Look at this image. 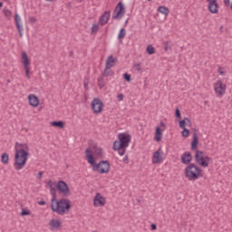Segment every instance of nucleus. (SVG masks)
<instances>
[{"label":"nucleus","mask_w":232,"mask_h":232,"mask_svg":"<svg viewBox=\"0 0 232 232\" xmlns=\"http://www.w3.org/2000/svg\"><path fill=\"white\" fill-rule=\"evenodd\" d=\"M57 187H53L50 188V194L52 195L51 199V209L53 213H57V215H65L69 213L72 209V203L70 199L61 198L57 200Z\"/></svg>","instance_id":"obj_1"},{"label":"nucleus","mask_w":232,"mask_h":232,"mask_svg":"<svg viewBox=\"0 0 232 232\" xmlns=\"http://www.w3.org/2000/svg\"><path fill=\"white\" fill-rule=\"evenodd\" d=\"M14 168L16 171H21V169L26 166V162H28V156L30 155L26 150H29L28 144H23L16 141L14 144Z\"/></svg>","instance_id":"obj_2"},{"label":"nucleus","mask_w":232,"mask_h":232,"mask_svg":"<svg viewBox=\"0 0 232 232\" xmlns=\"http://www.w3.org/2000/svg\"><path fill=\"white\" fill-rule=\"evenodd\" d=\"M85 155L87 162L92 167V171H97V173H100L101 175H104V173H108L110 171V161L102 160L97 163L90 149L85 150Z\"/></svg>","instance_id":"obj_3"},{"label":"nucleus","mask_w":232,"mask_h":232,"mask_svg":"<svg viewBox=\"0 0 232 232\" xmlns=\"http://www.w3.org/2000/svg\"><path fill=\"white\" fill-rule=\"evenodd\" d=\"M184 175L188 180H198L202 177V169L195 165V163H190L185 168Z\"/></svg>","instance_id":"obj_4"},{"label":"nucleus","mask_w":232,"mask_h":232,"mask_svg":"<svg viewBox=\"0 0 232 232\" xmlns=\"http://www.w3.org/2000/svg\"><path fill=\"white\" fill-rule=\"evenodd\" d=\"M118 139L119 140L113 142L112 150H114V151L128 148L130 142H131V136L130 134L120 133Z\"/></svg>","instance_id":"obj_5"},{"label":"nucleus","mask_w":232,"mask_h":232,"mask_svg":"<svg viewBox=\"0 0 232 232\" xmlns=\"http://www.w3.org/2000/svg\"><path fill=\"white\" fill-rule=\"evenodd\" d=\"M195 161L202 168H208L209 162H211V158L209 156H204V151L197 150L195 154Z\"/></svg>","instance_id":"obj_6"},{"label":"nucleus","mask_w":232,"mask_h":232,"mask_svg":"<svg viewBox=\"0 0 232 232\" xmlns=\"http://www.w3.org/2000/svg\"><path fill=\"white\" fill-rule=\"evenodd\" d=\"M124 14H126V8L124 7V4L120 2L113 11L112 19H121V17H124Z\"/></svg>","instance_id":"obj_7"},{"label":"nucleus","mask_w":232,"mask_h":232,"mask_svg":"<svg viewBox=\"0 0 232 232\" xmlns=\"http://www.w3.org/2000/svg\"><path fill=\"white\" fill-rule=\"evenodd\" d=\"M92 110L93 113H101L102 111V108H104V103L99 98H94L91 103Z\"/></svg>","instance_id":"obj_8"},{"label":"nucleus","mask_w":232,"mask_h":232,"mask_svg":"<svg viewBox=\"0 0 232 232\" xmlns=\"http://www.w3.org/2000/svg\"><path fill=\"white\" fill-rule=\"evenodd\" d=\"M56 188L65 197H68L70 195V187H68V183L64 180H59L56 184Z\"/></svg>","instance_id":"obj_9"},{"label":"nucleus","mask_w":232,"mask_h":232,"mask_svg":"<svg viewBox=\"0 0 232 232\" xmlns=\"http://www.w3.org/2000/svg\"><path fill=\"white\" fill-rule=\"evenodd\" d=\"M22 63L25 70V77H27V79H30V59H28V54L26 53V52L22 53Z\"/></svg>","instance_id":"obj_10"},{"label":"nucleus","mask_w":232,"mask_h":232,"mask_svg":"<svg viewBox=\"0 0 232 232\" xmlns=\"http://www.w3.org/2000/svg\"><path fill=\"white\" fill-rule=\"evenodd\" d=\"M208 3V11L210 14H218V4L217 0H207Z\"/></svg>","instance_id":"obj_11"},{"label":"nucleus","mask_w":232,"mask_h":232,"mask_svg":"<svg viewBox=\"0 0 232 232\" xmlns=\"http://www.w3.org/2000/svg\"><path fill=\"white\" fill-rule=\"evenodd\" d=\"M191 160H193V156L191 155V152L189 151H185L182 155H181V162L182 164H190Z\"/></svg>","instance_id":"obj_12"},{"label":"nucleus","mask_w":232,"mask_h":232,"mask_svg":"<svg viewBox=\"0 0 232 232\" xmlns=\"http://www.w3.org/2000/svg\"><path fill=\"white\" fill-rule=\"evenodd\" d=\"M28 101L30 106L33 108H37V106H39V97L35 96V94H29Z\"/></svg>","instance_id":"obj_13"},{"label":"nucleus","mask_w":232,"mask_h":232,"mask_svg":"<svg viewBox=\"0 0 232 232\" xmlns=\"http://www.w3.org/2000/svg\"><path fill=\"white\" fill-rule=\"evenodd\" d=\"M106 198L101 195V193H97L94 197V206H105Z\"/></svg>","instance_id":"obj_14"},{"label":"nucleus","mask_w":232,"mask_h":232,"mask_svg":"<svg viewBox=\"0 0 232 232\" xmlns=\"http://www.w3.org/2000/svg\"><path fill=\"white\" fill-rule=\"evenodd\" d=\"M193 140L191 142V150L192 151H195V150H197V148H198V136L197 134V131H198L197 129L193 130Z\"/></svg>","instance_id":"obj_15"},{"label":"nucleus","mask_w":232,"mask_h":232,"mask_svg":"<svg viewBox=\"0 0 232 232\" xmlns=\"http://www.w3.org/2000/svg\"><path fill=\"white\" fill-rule=\"evenodd\" d=\"M110 11H105L104 14L100 16L99 21L102 26H104V24H106L108 21H110Z\"/></svg>","instance_id":"obj_16"},{"label":"nucleus","mask_w":232,"mask_h":232,"mask_svg":"<svg viewBox=\"0 0 232 232\" xmlns=\"http://www.w3.org/2000/svg\"><path fill=\"white\" fill-rule=\"evenodd\" d=\"M215 92L218 95H224V93H226V85H223L222 82L218 81L215 87Z\"/></svg>","instance_id":"obj_17"},{"label":"nucleus","mask_w":232,"mask_h":232,"mask_svg":"<svg viewBox=\"0 0 232 232\" xmlns=\"http://www.w3.org/2000/svg\"><path fill=\"white\" fill-rule=\"evenodd\" d=\"M14 22L20 37H23V25H21V16H19L17 14L14 15Z\"/></svg>","instance_id":"obj_18"},{"label":"nucleus","mask_w":232,"mask_h":232,"mask_svg":"<svg viewBox=\"0 0 232 232\" xmlns=\"http://www.w3.org/2000/svg\"><path fill=\"white\" fill-rule=\"evenodd\" d=\"M155 140L156 142H160V140H162V129H160V127H156Z\"/></svg>","instance_id":"obj_19"},{"label":"nucleus","mask_w":232,"mask_h":232,"mask_svg":"<svg viewBox=\"0 0 232 232\" xmlns=\"http://www.w3.org/2000/svg\"><path fill=\"white\" fill-rule=\"evenodd\" d=\"M160 153H162V149H159L156 152L153 154V159H156L157 164L162 162V156H160Z\"/></svg>","instance_id":"obj_20"},{"label":"nucleus","mask_w":232,"mask_h":232,"mask_svg":"<svg viewBox=\"0 0 232 232\" xmlns=\"http://www.w3.org/2000/svg\"><path fill=\"white\" fill-rule=\"evenodd\" d=\"M115 61H117V59H115L112 55H110L106 60L105 66H107V68H112V66H115Z\"/></svg>","instance_id":"obj_21"},{"label":"nucleus","mask_w":232,"mask_h":232,"mask_svg":"<svg viewBox=\"0 0 232 232\" xmlns=\"http://www.w3.org/2000/svg\"><path fill=\"white\" fill-rule=\"evenodd\" d=\"M51 229H59L61 227V221L57 219H52L50 221Z\"/></svg>","instance_id":"obj_22"},{"label":"nucleus","mask_w":232,"mask_h":232,"mask_svg":"<svg viewBox=\"0 0 232 232\" xmlns=\"http://www.w3.org/2000/svg\"><path fill=\"white\" fill-rule=\"evenodd\" d=\"M113 74H114L113 71H111V68H108V65H105L104 72L102 74V77H111V75Z\"/></svg>","instance_id":"obj_23"},{"label":"nucleus","mask_w":232,"mask_h":232,"mask_svg":"<svg viewBox=\"0 0 232 232\" xmlns=\"http://www.w3.org/2000/svg\"><path fill=\"white\" fill-rule=\"evenodd\" d=\"M158 12H160V14H163V15H169V8L164 5L158 7Z\"/></svg>","instance_id":"obj_24"},{"label":"nucleus","mask_w":232,"mask_h":232,"mask_svg":"<svg viewBox=\"0 0 232 232\" xmlns=\"http://www.w3.org/2000/svg\"><path fill=\"white\" fill-rule=\"evenodd\" d=\"M51 126H53L54 128H60V130H63V128H64V121H52Z\"/></svg>","instance_id":"obj_25"},{"label":"nucleus","mask_w":232,"mask_h":232,"mask_svg":"<svg viewBox=\"0 0 232 232\" xmlns=\"http://www.w3.org/2000/svg\"><path fill=\"white\" fill-rule=\"evenodd\" d=\"M94 155H96V157L102 159V149L99 148L97 146H94Z\"/></svg>","instance_id":"obj_26"},{"label":"nucleus","mask_w":232,"mask_h":232,"mask_svg":"<svg viewBox=\"0 0 232 232\" xmlns=\"http://www.w3.org/2000/svg\"><path fill=\"white\" fill-rule=\"evenodd\" d=\"M8 160H10V156H8V153H3L1 156V162H3V164H8Z\"/></svg>","instance_id":"obj_27"},{"label":"nucleus","mask_w":232,"mask_h":232,"mask_svg":"<svg viewBox=\"0 0 232 232\" xmlns=\"http://www.w3.org/2000/svg\"><path fill=\"white\" fill-rule=\"evenodd\" d=\"M146 52L149 55H153V53H155V47H153L151 44H149L146 48Z\"/></svg>","instance_id":"obj_28"},{"label":"nucleus","mask_w":232,"mask_h":232,"mask_svg":"<svg viewBox=\"0 0 232 232\" xmlns=\"http://www.w3.org/2000/svg\"><path fill=\"white\" fill-rule=\"evenodd\" d=\"M98 86L100 90H102V88L106 86V82H104V79L102 77L98 78Z\"/></svg>","instance_id":"obj_29"},{"label":"nucleus","mask_w":232,"mask_h":232,"mask_svg":"<svg viewBox=\"0 0 232 232\" xmlns=\"http://www.w3.org/2000/svg\"><path fill=\"white\" fill-rule=\"evenodd\" d=\"M126 37V29L121 28L118 34V39H124Z\"/></svg>","instance_id":"obj_30"},{"label":"nucleus","mask_w":232,"mask_h":232,"mask_svg":"<svg viewBox=\"0 0 232 232\" xmlns=\"http://www.w3.org/2000/svg\"><path fill=\"white\" fill-rule=\"evenodd\" d=\"M91 32L92 34H97L99 32V24H93Z\"/></svg>","instance_id":"obj_31"},{"label":"nucleus","mask_w":232,"mask_h":232,"mask_svg":"<svg viewBox=\"0 0 232 232\" xmlns=\"http://www.w3.org/2000/svg\"><path fill=\"white\" fill-rule=\"evenodd\" d=\"M123 79L126 81V82H131V74L125 72L123 74Z\"/></svg>","instance_id":"obj_32"},{"label":"nucleus","mask_w":232,"mask_h":232,"mask_svg":"<svg viewBox=\"0 0 232 232\" xmlns=\"http://www.w3.org/2000/svg\"><path fill=\"white\" fill-rule=\"evenodd\" d=\"M181 135L184 138L189 137V130H188L187 128H184L183 130L181 131Z\"/></svg>","instance_id":"obj_33"},{"label":"nucleus","mask_w":232,"mask_h":232,"mask_svg":"<svg viewBox=\"0 0 232 232\" xmlns=\"http://www.w3.org/2000/svg\"><path fill=\"white\" fill-rule=\"evenodd\" d=\"M21 216L22 217H28V216H30V210L25 209V208H22Z\"/></svg>","instance_id":"obj_34"},{"label":"nucleus","mask_w":232,"mask_h":232,"mask_svg":"<svg viewBox=\"0 0 232 232\" xmlns=\"http://www.w3.org/2000/svg\"><path fill=\"white\" fill-rule=\"evenodd\" d=\"M47 186L52 188H57V184L53 181H52V179H50L48 182H47Z\"/></svg>","instance_id":"obj_35"},{"label":"nucleus","mask_w":232,"mask_h":232,"mask_svg":"<svg viewBox=\"0 0 232 232\" xmlns=\"http://www.w3.org/2000/svg\"><path fill=\"white\" fill-rule=\"evenodd\" d=\"M163 46H164L165 52H169V50H171V47L169 46V43L168 42H164Z\"/></svg>","instance_id":"obj_36"},{"label":"nucleus","mask_w":232,"mask_h":232,"mask_svg":"<svg viewBox=\"0 0 232 232\" xmlns=\"http://www.w3.org/2000/svg\"><path fill=\"white\" fill-rule=\"evenodd\" d=\"M175 116H176V119H182L181 114H180V109H179V108H177V109H176V111H175Z\"/></svg>","instance_id":"obj_37"},{"label":"nucleus","mask_w":232,"mask_h":232,"mask_svg":"<svg viewBox=\"0 0 232 232\" xmlns=\"http://www.w3.org/2000/svg\"><path fill=\"white\" fill-rule=\"evenodd\" d=\"M179 128H181L182 130L186 128V118H184V120L179 121Z\"/></svg>","instance_id":"obj_38"},{"label":"nucleus","mask_w":232,"mask_h":232,"mask_svg":"<svg viewBox=\"0 0 232 232\" xmlns=\"http://www.w3.org/2000/svg\"><path fill=\"white\" fill-rule=\"evenodd\" d=\"M118 151H119L118 153H119V155H121V157H122L123 155H126V148L118 150Z\"/></svg>","instance_id":"obj_39"},{"label":"nucleus","mask_w":232,"mask_h":232,"mask_svg":"<svg viewBox=\"0 0 232 232\" xmlns=\"http://www.w3.org/2000/svg\"><path fill=\"white\" fill-rule=\"evenodd\" d=\"M4 14L6 17H10V15H12V11H10L9 9L4 10Z\"/></svg>","instance_id":"obj_40"},{"label":"nucleus","mask_w":232,"mask_h":232,"mask_svg":"<svg viewBox=\"0 0 232 232\" xmlns=\"http://www.w3.org/2000/svg\"><path fill=\"white\" fill-rule=\"evenodd\" d=\"M186 126L191 127V120L188 118H185Z\"/></svg>","instance_id":"obj_41"},{"label":"nucleus","mask_w":232,"mask_h":232,"mask_svg":"<svg viewBox=\"0 0 232 232\" xmlns=\"http://www.w3.org/2000/svg\"><path fill=\"white\" fill-rule=\"evenodd\" d=\"M134 68H136L138 72H140L142 70V68H140V63H135Z\"/></svg>","instance_id":"obj_42"},{"label":"nucleus","mask_w":232,"mask_h":232,"mask_svg":"<svg viewBox=\"0 0 232 232\" xmlns=\"http://www.w3.org/2000/svg\"><path fill=\"white\" fill-rule=\"evenodd\" d=\"M123 162L124 164H128L130 162V160L128 159V155H126L124 158H123Z\"/></svg>","instance_id":"obj_43"},{"label":"nucleus","mask_w":232,"mask_h":232,"mask_svg":"<svg viewBox=\"0 0 232 232\" xmlns=\"http://www.w3.org/2000/svg\"><path fill=\"white\" fill-rule=\"evenodd\" d=\"M150 227H151V230H152V231L157 230V225H156L155 223H152V224L150 225Z\"/></svg>","instance_id":"obj_44"},{"label":"nucleus","mask_w":232,"mask_h":232,"mask_svg":"<svg viewBox=\"0 0 232 232\" xmlns=\"http://www.w3.org/2000/svg\"><path fill=\"white\" fill-rule=\"evenodd\" d=\"M124 99V94L121 93L118 95V101H123Z\"/></svg>","instance_id":"obj_45"},{"label":"nucleus","mask_w":232,"mask_h":232,"mask_svg":"<svg viewBox=\"0 0 232 232\" xmlns=\"http://www.w3.org/2000/svg\"><path fill=\"white\" fill-rule=\"evenodd\" d=\"M38 204L39 206H46V201L41 200V201H38Z\"/></svg>","instance_id":"obj_46"},{"label":"nucleus","mask_w":232,"mask_h":232,"mask_svg":"<svg viewBox=\"0 0 232 232\" xmlns=\"http://www.w3.org/2000/svg\"><path fill=\"white\" fill-rule=\"evenodd\" d=\"M83 86H84L85 90H88V81L87 80H84Z\"/></svg>","instance_id":"obj_47"},{"label":"nucleus","mask_w":232,"mask_h":232,"mask_svg":"<svg viewBox=\"0 0 232 232\" xmlns=\"http://www.w3.org/2000/svg\"><path fill=\"white\" fill-rule=\"evenodd\" d=\"M218 73H220V75H225L224 71H222V67L218 68Z\"/></svg>","instance_id":"obj_48"},{"label":"nucleus","mask_w":232,"mask_h":232,"mask_svg":"<svg viewBox=\"0 0 232 232\" xmlns=\"http://www.w3.org/2000/svg\"><path fill=\"white\" fill-rule=\"evenodd\" d=\"M29 21L30 23H35V17L34 16L29 17Z\"/></svg>","instance_id":"obj_49"},{"label":"nucleus","mask_w":232,"mask_h":232,"mask_svg":"<svg viewBox=\"0 0 232 232\" xmlns=\"http://www.w3.org/2000/svg\"><path fill=\"white\" fill-rule=\"evenodd\" d=\"M38 179H43V171L38 172Z\"/></svg>","instance_id":"obj_50"},{"label":"nucleus","mask_w":232,"mask_h":232,"mask_svg":"<svg viewBox=\"0 0 232 232\" xmlns=\"http://www.w3.org/2000/svg\"><path fill=\"white\" fill-rule=\"evenodd\" d=\"M160 126H161L162 128H166V123L163 122V121H160Z\"/></svg>","instance_id":"obj_51"},{"label":"nucleus","mask_w":232,"mask_h":232,"mask_svg":"<svg viewBox=\"0 0 232 232\" xmlns=\"http://www.w3.org/2000/svg\"><path fill=\"white\" fill-rule=\"evenodd\" d=\"M0 8H3V2H0Z\"/></svg>","instance_id":"obj_52"},{"label":"nucleus","mask_w":232,"mask_h":232,"mask_svg":"<svg viewBox=\"0 0 232 232\" xmlns=\"http://www.w3.org/2000/svg\"><path fill=\"white\" fill-rule=\"evenodd\" d=\"M49 3H53V0H46Z\"/></svg>","instance_id":"obj_53"},{"label":"nucleus","mask_w":232,"mask_h":232,"mask_svg":"<svg viewBox=\"0 0 232 232\" xmlns=\"http://www.w3.org/2000/svg\"><path fill=\"white\" fill-rule=\"evenodd\" d=\"M5 3H10V0H4Z\"/></svg>","instance_id":"obj_54"},{"label":"nucleus","mask_w":232,"mask_h":232,"mask_svg":"<svg viewBox=\"0 0 232 232\" xmlns=\"http://www.w3.org/2000/svg\"><path fill=\"white\" fill-rule=\"evenodd\" d=\"M128 21H129L128 19L125 21V26H126V24H128Z\"/></svg>","instance_id":"obj_55"},{"label":"nucleus","mask_w":232,"mask_h":232,"mask_svg":"<svg viewBox=\"0 0 232 232\" xmlns=\"http://www.w3.org/2000/svg\"><path fill=\"white\" fill-rule=\"evenodd\" d=\"M72 53H73V52L71 51L70 55H72Z\"/></svg>","instance_id":"obj_56"},{"label":"nucleus","mask_w":232,"mask_h":232,"mask_svg":"<svg viewBox=\"0 0 232 232\" xmlns=\"http://www.w3.org/2000/svg\"><path fill=\"white\" fill-rule=\"evenodd\" d=\"M7 82H10V80H7Z\"/></svg>","instance_id":"obj_57"},{"label":"nucleus","mask_w":232,"mask_h":232,"mask_svg":"<svg viewBox=\"0 0 232 232\" xmlns=\"http://www.w3.org/2000/svg\"><path fill=\"white\" fill-rule=\"evenodd\" d=\"M220 30H222V26L220 27Z\"/></svg>","instance_id":"obj_58"},{"label":"nucleus","mask_w":232,"mask_h":232,"mask_svg":"<svg viewBox=\"0 0 232 232\" xmlns=\"http://www.w3.org/2000/svg\"><path fill=\"white\" fill-rule=\"evenodd\" d=\"M147 1H151V0H147Z\"/></svg>","instance_id":"obj_59"}]
</instances>
